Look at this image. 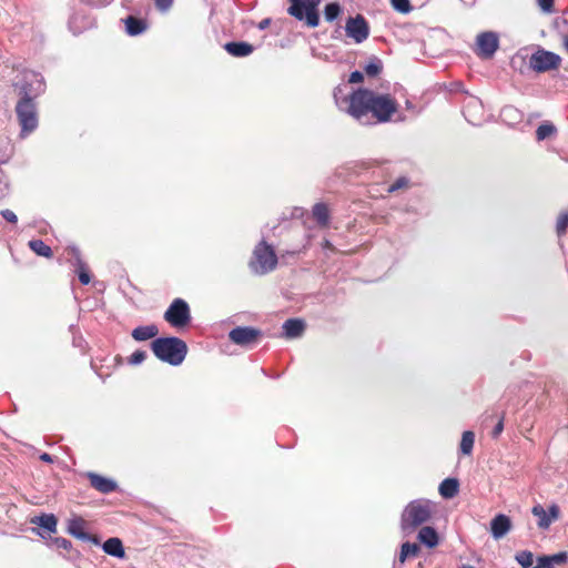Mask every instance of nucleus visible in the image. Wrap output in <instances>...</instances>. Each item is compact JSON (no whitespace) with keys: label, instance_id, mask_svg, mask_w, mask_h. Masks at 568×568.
<instances>
[{"label":"nucleus","instance_id":"f8f14e48","mask_svg":"<svg viewBox=\"0 0 568 568\" xmlns=\"http://www.w3.org/2000/svg\"><path fill=\"white\" fill-rule=\"evenodd\" d=\"M531 513L538 518V527L540 529H548L554 521L558 520L560 509L558 505L552 504L549 506L548 510H546L538 504L532 507Z\"/></svg>","mask_w":568,"mask_h":568},{"label":"nucleus","instance_id":"7c9ffc66","mask_svg":"<svg viewBox=\"0 0 568 568\" xmlns=\"http://www.w3.org/2000/svg\"><path fill=\"white\" fill-rule=\"evenodd\" d=\"M515 559L523 568H529L534 564V555L529 550L517 552Z\"/></svg>","mask_w":568,"mask_h":568},{"label":"nucleus","instance_id":"79ce46f5","mask_svg":"<svg viewBox=\"0 0 568 568\" xmlns=\"http://www.w3.org/2000/svg\"><path fill=\"white\" fill-rule=\"evenodd\" d=\"M155 6L161 11H166L173 3V0H154Z\"/></svg>","mask_w":568,"mask_h":568},{"label":"nucleus","instance_id":"7ed1b4c3","mask_svg":"<svg viewBox=\"0 0 568 568\" xmlns=\"http://www.w3.org/2000/svg\"><path fill=\"white\" fill-rule=\"evenodd\" d=\"M433 514V505L426 499L410 501L404 509L400 527L405 534L413 532L418 526L427 523Z\"/></svg>","mask_w":568,"mask_h":568},{"label":"nucleus","instance_id":"f3484780","mask_svg":"<svg viewBox=\"0 0 568 568\" xmlns=\"http://www.w3.org/2000/svg\"><path fill=\"white\" fill-rule=\"evenodd\" d=\"M224 49L233 57H247L254 51V47L247 42H227Z\"/></svg>","mask_w":568,"mask_h":568},{"label":"nucleus","instance_id":"5701e85b","mask_svg":"<svg viewBox=\"0 0 568 568\" xmlns=\"http://www.w3.org/2000/svg\"><path fill=\"white\" fill-rule=\"evenodd\" d=\"M125 28L130 36H139L146 29V24L142 19L130 16L125 19Z\"/></svg>","mask_w":568,"mask_h":568},{"label":"nucleus","instance_id":"9b49d317","mask_svg":"<svg viewBox=\"0 0 568 568\" xmlns=\"http://www.w3.org/2000/svg\"><path fill=\"white\" fill-rule=\"evenodd\" d=\"M262 332L251 326H237L229 333L230 339L240 346L250 347L261 337Z\"/></svg>","mask_w":568,"mask_h":568},{"label":"nucleus","instance_id":"39448f33","mask_svg":"<svg viewBox=\"0 0 568 568\" xmlns=\"http://www.w3.org/2000/svg\"><path fill=\"white\" fill-rule=\"evenodd\" d=\"M277 265V256L271 245L261 241L253 251L250 267L253 273L264 275L272 272Z\"/></svg>","mask_w":568,"mask_h":568},{"label":"nucleus","instance_id":"c9c22d12","mask_svg":"<svg viewBox=\"0 0 568 568\" xmlns=\"http://www.w3.org/2000/svg\"><path fill=\"white\" fill-rule=\"evenodd\" d=\"M77 272H78V275H79V281L83 284V285H88L91 281V277H90V274L87 270V266L85 264L82 265V266H78L77 267Z\"/></svg>","mask_w":568,"mask_h":568},{"label":"nucleus","instance_id":"603ef678","mask_svg":"<svg viewBox=\"0 0 568 568\" xmlns=\"http://www.w3.org/2000/svg\"><path fill=\"white\" fill-rule=\"evenodd\" d=\"M463 568H474V567H471V566H464Z\"/></svg>","mask_w":568,"mask_h":568},{"label":"nucleus","instance_id":"423d86ee","mask_svg":"<svg viewBox=\"0 0 568 568\" xmlns=\"http://www.w3.org/2000/svg\"><path fill=\"white\" fill-rule=\"evenodd\" d=\"M16 114L21 126V138H26L38 128V110L34 100L20 98L16 105Z\"/></svg>","mask_w":568,"mask_h":568},{"label":"nucleus","instance_id":"6e6552de","mask_svg":"<svg viewBox=\"0 0 568 568\" xmlns=\"http://www.w3.org/2000/svg\"><path fill=\"white\" fill-rule=\"evenodd\" d=\"M561 58L550 51L539 49L531 54L529 59V67L536 72H547L555 70L560 65Z\"/></svg>","mask_w":568,"mask_h":568},{"label":"nucleus","instance_id":"0eeeda50","mask_svg":"<svg viewBox=\"0 0 568 568\" xmlns=\"http://www.w3.org/2000/svg\"><path fill=\"white\" fill-rule=\"evenodd\" d=\"M45 84L43 77L33 71H26L23 73V83L19 85L20 98H28L34 100L44 92Z\"/></svg>","mask_w":568,"mask_h":568},{"label":"nucleus","instance_id":"8fccbe9b","mask_svg":"<svg viewBox=\"0 0 568 568\" xmlns=\"http://www.w3.org/2000/svg\"><path fill=\"white\" fill-rule=\"evenodd\" d=\"M564 47L566 51L568 52V36L564 39Z\"/></svg>","mask_w":568,"mask_h":568},{"label":"nucleus","instance_id":"09e8293b","mask_svg":"<svg viewBox=\"0 0 568 568\" xmlns=\"http://www.w3.org/2000/svg\"><path fill=\"white\" fill-rule=\"evenodd\" d=\"M516 112H517V110H515L514 108L506 106L503 109L501 114L506 116L508 114L516 113Z\"/></svg>","mask_w":568,"mask_h":568},{"label":"nucleus","instance_id":"a211bd4d","mask_svg":"<svg viewBox=\"0 0 568 568\" xmlns=\"http://www.w3.org/2000/svg\"><path fill=\"white\" fill-rule=\"evenodd\" d=\"M305 329V324L302 320L291 318L284 322L283 332L287 338H296L302 335Z\"/></svg>","mask_w":568,"mask_h":568},{"label":"nucleus","instance_id":"49530a36","mask_svg":"<svg viewBox=\"0 0 568 568\" xmlns=\"http://www.w3.org/2000/svg\"><path fill=\"white\" fill-rule=\"evenodd\" d=\"M271 23V19L266 18V19H263L260 23H258V29L261 30H264L266 29Z\"/></svg>","mask_w":568,"mask_h":568},{"label":"nucleus","instance_id":"4468645a","mask_svg":"<svg viewBox=\"0 0 568 568\" xmlns=\"http://www.w3.org/2000/svg\"><path fill=\"white\" fill-rule=\"evenodd\" d=\"M511 529V520L504 514H498L490 521V531L495 539L505 537Z\"/></svg>","mask_w":568,"mask_h":568},{"label":"nucleus","instance_id":"4be33fe9","mask_svg":"<svg viewBox=\"0 0 568 568\" xmlns=\"http://www.w3.org/2000/svg\"><path fill=\"white\" fill-rule=\"evenodd\" d=\"M458 480L455 478H446L439 485V494L444 498H453L458 493Z\"/></svg>","mask_w":568,"mask_h":568},{"label":"nucleus","instance_id":"dca6fc26","mask_svg":"<svg viewBox=\"0 0 568 568\" xmlns=\"http://www.w3.org/2000/svg\"><path fill=\"white\" fill-rule=\"evenodd\" d=\"M85 529L87 523L81 517H73L68 521V531L70 535L80 540L89 541L91 540V536L85 531Z\"/></svg>","mask_w":568,"mask_h":568},{"label":"nucleus","instance_id":"cd10ccee","mask_svg":"<svg viewBox=\"0 0 568 568\" xmlns=\"http://www.w3.org/2000/svg\"><path fill=\"white\" fill-rule=\"evenodd\" d=\"M383 69V62L377 57L369 58L368 62L364 67L365 73L371 77H377Z\"/></svg>","mask_w":568,"mask_h":568},{"label":"nucleus","instance_id":"58836bf2","mask_svg":"<svg viewBox=\"0 0 568 568\" xmlns=\"http://www.w3.org/2000/svg\"><path fill=\"white\" fill-rule=\"evenodd\" d=\"M537 3L542 12H545V13L554 12V0H537Z\"/></svg>","mask_w":568,"mask_h":568},{"label":"nucleus","instance_id":"e433bc0d","mask_svg":"<svg viewBox=\"0 0 568 568\" xmlns=\"http://www.w3.org/2000/svg\"><path fill=\"white\" fill-rule=\"evenodd\" d=\"M545 558H548L550 565L554 566V564L565 562L568 559V555L566 551H561L552 556H545Z\"/></svg>","mask_w":568,"mask_h":568},{"label":"nucleus","instance_id":"2eb2a0df","mask_svg":"<svg viewBox=\"0 0 568 568\" xmlns=\"http://www.w3.org/2000/svg\"><path fill=\"white\" fill-rule=\"evenodd\" d=\"M88 478L91 486L102 494H109L116 489L118 485L114 480L98 475L95 473H88Z\"/></svg>","mask_w":568,"mask_h":568},{"label":"nucleus","instance_id":"2f4dec72","mask_svg":"<svg viewBox=\"0 0 568 568\" xmlns=\"http://www.w3.org/2000/svg\"><path fill=\"white\" fill-rule=\"evenodd\" d=\"M341 13V6L337 2H332L325 6L324 17L328 22L334 21Z\"/></svg>","mask_w":568,"mask_h":568},{"label":"nucleus","instance_id":"a19ab883","mask_svg":"<svg viewBox=\"0 0 568 568\" xmlns=\"http://www.w3.org/2000/svg\"><path fill=\"white\" fill-rule=\"evenodd\" d=\"M407 184H408V180L406 178H399L395 183H393L388 187V192L389 193L395 192L402 187H405Z\"/></svg>","mask_w":568,"mask_h":568},{"label":"nucleus","instance_id":"6ab92c4d","mask_svg":"<svg viewBox=\"0 0 568 568\" xmlns=\"http://www.w3.org/2000/svg\"><path fill=\"white\" fill-rule=\"evenodd\" d=\"M420 544L428 548H434L438 545L439 538L437 531L430 526H424L417 535Z\"/></svg>","mask_w":568,"mask_h":568},{"label":"nucleus","instance_id":"412c9836","mask_svg":"<svg viewBox=\"0 0 568 568\" xmlns=\"http://www.w3.org/2000/svg\"><path fill=\"white\" fill-rule=\"evenodd\" d=\"M159 329L155 325L138 326L132 331V337L135 341H148L158 335Z\"/></svg>","mask_w":568,"mask_h":568},{"label":"nucleus","instance_id":"a878e982","mask_svg":"<svg viewBox=\"0 0 568 568\" xmlns=\"http://www.w3.org/2000/svg\"><path fill=\"white\" fill-rule=\"evenodd\" d=\"M313 216L320 225L325 226L329 220L327 206L324 203L315 204L313 207Z\"/></svg>","mask_w":568,"mask_h":568},{"label":"nucleus","instance_id":"393cba45","mask_svg":"<svg viewBox=\"0 0 568 568\" xmlns=\"http://www.w3.org/2000/svg\"><path fill=\"white\" fill-rule=\"evenodd\" d=\"M33 524H37L38 526L44 528L45 530L53 532L57 529V518L54 515H41L32 519Z\"/></svg>","mask_w":568,"mask_h":568},{"label":"nucleus","instance_id":"3c124183","mask_svg":"<svg viewBox=\"0 0 568 568\" xmlns=\"http://www.w3.org/2000/svg\"><path fill=\"white\" fill-rule=\"evenodd\" d=\"M325 246H331V243L328 241H326Z\"/></svg>","mask_w":568,"mask_h":568},{"label":"nucleus","instance_id":"c03bdc74","mask_svg":"<svg viewBox=\"0 0 568 568\" xmlns=\"http://www.w3.org/2000/svg\"><path fill=\"white\" fill-rule=\"evenodd\" d=\"M54 542L58 548L69 549L71 547V542L65 538H57Z\"/></svg>","mask_w":568,"mask_h":568},{"label":"nucleus","instance_id":"de8ad7c7","mask_svg":"<svg viewBox=\"0 0 568 568\" xmlns=\"http://www.w3.org/2000/svg\"><path fill=\"white\" fill-rule=\"evenodd\" d=\"M40 459L45 462V463H52L53 462V457L48 454V453H43L40 455Z\"/></svg>","mask_w":568,"mask_h":568},{"label":"nucleus","instance_id":"a18cd8bd","mask_svg":"<svg viewBox=\"0 0 568 568\" xmlns=\"http://www.w3.org/2000/svg\"><path fill=\"white\" fill-rule=\"evenodd\" d=\"M503 428H504V425H503V422L500 420L494 428L493 430V435L496 437L498 436L501 432H503Z\"/></svg>","mask_w":568,"mask_h":568},{"label":"nucleus","instance_id":"c85d7f7f","mask_svg":"<svg viewBox=\"0 0 568 568\" xmlns=\"http://www.w3.org/2000/svg\"><path fill=\"white\" fill-rule=\"evenodd\" d=\"M556 132H557L556 126L552 123L546 121V122L541 123L537 128V130H536V139L538 141H544L547 138L554 135Z\"/></svg>","mask_w":568,"mask_h":568},{"label":"nucleus","instance_id":"1a4fd4ad","mask_svg":"<svg viewBox=\"0 0 568 568\" xmlns=\"http://www.w3.org/2000/svg\"><path fill=\"white\" fill-rule=\"evenodd\" d=\"M164 318L174 327L185 326L191 320L187 303L181 298L174 300L164 313Z\"/></svg>","mask_w":568,"mask_h":568},{"label":"nucleus","instance_id":"ea45409f","mask_svg":"<svg viewBox=\"0 0 568 568\" xmlns=\"http://www.w3.org/2000/svg\"><path fill=\"white\" fill-rule=\"evenodd\" d=\"M0 214L9 223L16 224L18 222V217H17L16 213L9 209L2 210L0 212Z\"/></svg>","mask_w":568,"mask_h":568},{"label":"nucleus","instance_id":"72a5a7b5","mask_svg":"<svg viewBox=\"0 0 568 568\" xmlns=\"http://www.w3.org/2000/svg\"><path fill=\"white\" fill-rule=\"evenodd\" d=\"M394 9L400 13H408L412 10L409 0H390Z\"/></svg>","mask_w":568,"mask_h":568},{"label":"nucleus","instance_id":"9d476101","mask_svg":"<svg viewBox=\"0 0 568 568\" xmlns=\"http://www.w3.org/2000/svg\"><path fill=\"white\" fill-rule=\"evenodd\" d=\"M345 32L348 38H352L356 43L364 42L369 36V27L365 18L357 14L354 18H348L345 24Z\"/></svg>","mask_w":568,"mask_h":568},{"label":"nucleus","instance_id":"b1692460","mask_svg":"<svg viewBox=\"0 0 568 568\" xmlns=\"http://www.w3.org/2000/svg\"><path fill=\"white\" fill-rule=\"evenodd\" d=\"M419 546L417 544L404 542L400 547L398 556V564L403 565L407 558L416 557L419 554Z\"/></svg>","mask_w":568,"mask_h":568},{"label":"nucleus","instance_id":"aec40b11","mask_svg":"<svg viewBox=\"0 0 568 568\" xmlns=\"http://www.w3.org/2000/svg\"><path fill=\"white\" fill-rule=\"evenodd\" d=\"M102 548H103V551L110 556H113L116 558H123L125 556L123 544L116 537L106 539L104 541Z\"/></svg>","mask_w":568,"mask_h":568},{"label":"nucleus","instance_id":"4c0bfd02","mask_svg":"<svg viewBox=\"0 0 568 568\" xmlns=\"http://www.w3.org/2000/svg\"><path fill=\"white\" fill-rule=\"evenodd\" d=\"M146 358V353L144 351H135L131 354L129 358V363L133 365L141 364Z\"/></svg>","mask_w":568,"mask_h":568},{"label":"nucleus","instance_id":"c756f323","mask_svg":"<svg viewBox=\"0 0 568 568\" xmlns=\"http://www.w3.org/2000/svg\"><path fill=\"white\" fill-rule=\"evenodd\" d=\"M475 442V435L470 430H466L463 433L462 442H460V450L465 455H469L473 450Z\"/></svg>","mask_w":568,"mask_h":568},{"label":"nucleus","instance_id":"bb28decb","mask_svg":"<svg viewBox=\"0 0 568 568\" xmlns=\"http://www.w3.org/2000/svg\"><path fill=\"white\" fill-rule=\"evenodd\" d=\"M29 247L39 256L51 257L52 250L42 240H32L29 242Z\"/></svg>","mask_w":568,"mask_h":568},{"label":"nucleus","instance_id":"f03ea898","mask_svg":"<svg viewBox=\"0 0 568 568\" xmlns=\"http://www.w3.org/2000/svg\"><path fill=\"white\" fill-rule=\"evenodd\" d=\"M152 351L162 362L171 365H180L187 353L185 342L178 337H160L152 342Z\"/></svg>","mask_w":568,"mask_h":568},{"label":"nucleus","instance_id":"f257e3e1","mask_svg":"<svg viewBox=\"0 0 568 568\" xmlns=\"http://www.w3.org/2000/svg\"><path fill=\"white\" fill-rule=\"evenodd\" d=\"M347 113L362 124L383 123L397 111V103L389 94H377L358 89L347 98Z\"/></svg>","mask_w":568,"mask_h":568},{"label":"nucleus","instance_id":"473e14b6","mask_svg":"<svg viewBox=\"0 0 568 568\" xmlns=\"http://www.w3.org/2000/svg\"><path fill=\"white\" fill-rule=\"evenodd\" d=\"M68 261L73 264L75 267L84 265V262L81 258V254L78 247L69 246L67 248Z\"/></svg>","mask_w":568,"mask_h":568},{"label":"nucleus","instance_id":"ddd939ff","mask_svg":"<svg viewBox=\"0 0 568 568\" xmlns=\"http://www.w3.org/2000/svg\"><path fill=\"white\" fill-rule=\"evenodd\" d=\"M478 55L491 58L498 49V37L494 32H483L477 37Z\"/></svg>","mask_w":568,"mask_h":568},{"label":"nucleus","instance_id":"f704fd0d","mask_svg":"<svg viewBox=\"0 0 568 568\" xmlns=\"http://www.w3.org/2000/svg\"><path fill=\"white\" fill-rule=\"evenodd\" d=\"M567 226H568V214L561 213L558 216L557 224H556L558 235L564 234L566 232Z\"/></svg>","mask_w":568,"mask_h":568},{"label":"nucleus","instance_id":"37998d69","mask_svg":"<svg viewBox=\"0 0 568 568\" xmlns=\"http://www.w3.org/2000/svg\"><path fill=\"white\" fill-rule=\"evenodd\" d=\"M364 80V75L361 71H354L349 75V82L351 83H359Z\"/></svg>","mask_w":568,"mask_h":568},{"label":"nucleus","instance_id":"20e7f679","mask_svg":"<svg viewBox=\"0 0 568 568\" xmlns=\"http://www.w3.org/2000/svg\"><path fill=\"white\" fill-rule=\"evenodd\" d=\"M287 13L310 28L320 24L318 7L322 0H288Z\"/></svg>","mask_w":568,"mask_h":568}]
</instances>
